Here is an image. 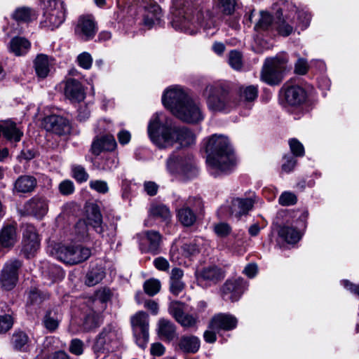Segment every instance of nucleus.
Here are the masks:
<instances>
[{
  "mask_svg": "<svg viewBox=\"0 0 359 359\" xmlns=\"http://www.w3.org/2000/svg\"><path fill=\"white\" fill-rule=\"evenodd\" d=\"M285 69V61L279 58L266 59L261 72V79L269 85L279 84Z\"/></svg>",
  "mask_w": 359,
  "mask_h": 359,
  "instance_id": "nucleus-9",
  "label": "nucleus"
},
{
  "mask_svg": "<svg viewBox=\"0 0 359 359\" xmlns=\"http://www.w3.org/2000/svg\"><path fill=\"white\" fill-rule=\"evenodd\" d=\"M290 150L294 156H302L304 154V148L302 144L297 139H291L289 141Z\"/></svg>",
  "mask_w": 359,
  "mask_h": 359,
  "instance_id": "nucleus-55",
  "label": "nucleus"
},
{
  "mask_svg": "<svg viewBox=\"0 0 359 359\" xmlns=\"http://www.w3.org/2000/svg\"><path fill=\"white\" fill-rule=\"evenodd\" d=\"M144 7L147 11V14L154 16L156 20H160L161 9L154 0H143Z\"/></svg>",
  "mask_w": 359,
  "mask_h": 359,
  "instance_id": "nucleus-44",
  "label": "nucleus"
},
{
  "mask_svg": "<svg viewBox=\"0 0 359 359\" xmlns=\"http://www.w3.org/2000/svg\"><path fill=\"white\" fill-rule=\"evenodd\" d=\"M228 89L222 83L208 85L203 92L208 109L215 112L222 111L228 104Z\"/></svg>",
  "mask_w": 359,
  "mask_h": 359,
  "instance_id": "nucleus-6",
  "label": "nucleus"
},
{
  "mask_svg": "<svg viewBox=\"0 0 359 359\" xmlns=\"http://www.w3.org/2000/svg\"><path fill=\"white\" fill-rule=\"evenodd\" d=\"M86 222L95 231L102 234L104 232L102 225V215L99 206L95 203H90L86 207Z\"/></svg>",
  "mask_w": 359,
  "mask_h": 359,
  "instance_id": "nucleus-22",
  "label": "nucleus"
},
{
  "mask_svg": "<svg viewBox=\"0 0 359 359\" xmlns=\"http://www.w3.org/2000/svg\"><path fill=\"white\" fill-rule=\"evenodd\" d=\"M72 177L79 183L86 182L88 180L89 175L85 168L79 165L72 166Z\"/></svg>",
  "mask_w": 359,
  "mask_h": 359,
  "instance_id": "nucleus-47",
  "label": "nucleus"
},
{
  "mask_svg": "<svg viewBox=\"0 0 359 359\" xmlns=\"http://www.w3.org/2000/svg\"><path fill=\"white\" fill-rule=\"evenodd\" d=\"M168 311L176 320L180 318L184 313L182 304L177 301L171 302L170 303Z\"/></svg>",
  "mask_w": 359,
  "mask_h": 359,
  "instance_id": "nucleus-52",
  "label": "nucleus"
},
{
  "mask_svg": "<svg viewBox=\"0 0 359 359\" xmlns=\"http://www.w3.org/2000/svg\"><path fill=\"white\" fill-rule=\"evenodd\" d=\"M200 339L193 335L182 336L178 341L179 348L186 353H195L200 348Z\"/></svg>",
  "mask_w": 359,
  "mask_h": 359,
  "instance_id": "nucleus-32",
  "label": "nucleus"
},
{
  "mask_svg": "<svg viewBox=\"0 0 359 359\" xmlns=\"http://www.w3.org/2000/svg\"><path fill=\"white\" fill-rule=\"evenodd\" d=\"M22 266V262L17 259H10L5 263L0 273V284L4 290H11L15 287Z\"/></svg>",
  "mask_w": 359,
  "mask_h": 359,
  "instance_id": "nucleus-11",
  "label": "nucleus"
},
{
  "mask_svg": "<svg viewBox=\"0 0 359 359\" xmlns=\"http://www.w3.org/2000/svg\"><path fill=\"white\" fill-rule=\"evenodd\" d=\"M240 97L245 101L251 102L255 100L258 95L257 88L255 86L241 87L239 90Z\"/></svg>",
  "mask_w": 359,
  "mask_h": 359,
  "instance_id": "nucleus-43",
  "label": "nucleus"
},
{
  "mask_svg": "<svg viewBox=\"0 0 359 359\" xmlns=\"http://www.w3.org/2000/svg\"><path fill=\"white\" fill-rule=\"evenodd\" d=\"M42 324L49 332H55L60 324L57 311L55 309L47 311L42 319Z\"/></svg>",
  "mask_w": 359,
  "mask_h": 359,
  "instance_id": "nucleus-37",
  "label": "nucleus"
},
{
  "mask_svg": "<svg viewBox=\"0 0 359 359\" xmlns=\"http://www.w3.org/2000/svg\"><path fill=\"white\" fill-rule=\"evenodd\" d=\"M167 168L172 172H178L190 179L198 174V168L191 155L177 157L174 154L167 160Z\"/></svg>",
  "mask_w": 359,
  "mask_h": 359,
  "instance_id": "nucleus-8",
  "label": "nucleus"
},
{
  "mask_svg": "<svg viewBox=\"0 0 359 359\" xmlns=\"http://www.w3.org/2000/svg\"><path fill=\"white\" fill-rule=\"evenodd\" d=\"M254 201L252 198H234L230 208L231 215L237 219L245 215L252 208Z\"/></svg>",
  "mask_w": 359,
  "mask_h": 359,
  "instance_id": "nucleus-28",
  "label": "nucleus"
},
{
  "mask_svg": "<svg viewBox=\"0 0 359 359\" xmlns=\"http://www.w3.org/2000/svg\"><path fill=\"white\" fill-rule=\"evenodd\" d=\"M65 94L74 102H81L85 98V92L81 83L76 79H68L65 84Z\"/></svg>",
  "mask_w": 359,
  "mask_h": 359,
  "instance_id": "nucleus-26",
  "label": "nucleus"
},
{
  "mask_svg": "<svg viewBox=\"0 0 359 359\" xmlns=\"http://www.w3.org/2000/svg\"><path fill=\"white\" fill-rule=\"evenodd\" d=\"M222 11L227 15L232 13L235 8V0H218Z\"/></svg>",
  "mask_w": 359,
  "mask_h": 359,
  "instance_id": "nucleus-60",
  "label": "nucleus"
},
{
  "mask_svg": "<svg viewBox=\"0 0 359 359\" xmlns=\"http://www.w3.org/2000/svg\"><path fill=\"white\" fill-rule=\"evenodd\" d=\"M284 91L285 100L289 105L299 106L306 100V91L299 86H288Z\"/></svg>",
  "mask_w": 359,
  "mask_h": 359,
  "instance_id": "nucleus-23",
  "label": "nucleus"
},
{
  "mask_svg": "<svg viewBox=\"0 0 359 359\" xmlns=\"http://www.w3.org/2000/svg\"><path fill=\"white\" fill-rule=\"evenodd\" d=\"M161 243V236L159 232L156 231H146L142 233L141 238V244L147 245V250L157 254L159 252L160 245Z\"/></svg>",
  "mask_w": 359,
  "mask_h": 359,
  "instance_id": "nucleus-29",
  "label": "nucleus"
},
{
  "mask_svg": "<svg viewBox=\"0 0 359 359\" xmlns=\"http://www.w3.org/2000/svg\"><path fill=\"white\" fill-rule=\"evenodd\" d=\"M183 276V271L179 268H174L171 271L170 277V291L175 296L181 293L185 287V283L182 280Z\"/></svg>",
  "mask_w": 359,
  "mask_h": 359,
  "instance_id": "nucleus-33",
  "label": "nucleus"
},
{
  "mask_svg": "<svg viewBox=\"0 0 359 359\" xmlns=\"http://www.w3.org/2000/svg\"><path fill=\"white\" fill-rule=\"evenodd\" d=\"M11 341L15 350L26 351L28 347L29 337L23 332H15L12 336Z\"/></svg>",
  "mask_w": 359,
  "mask_h": 359,
  "instance_id": "nucleus-42",
  "label": "nucleus"
},
{
  "mask_svg": "<svg viewBox=\"0 0 359 359\" xmlns=\"http://www.w3.org/2000/svg\"><path fill=\"white\" fill-rule=\"evenodd\" d=\"M272 16L267 12L262 11L260 18L255 25L257 30H268L272 25Z\"/></svg>",
  "mask_w": 359,
  "mask_h": 359,
  "instance_id": "nucleus-45",
  "label": "nucleus"
},
{
  "mask_svg": "<svg viewBox=\"0 0 359 359\" xmlns=\"http://www.w3.org/2000/svg\"><path fill=\"white\" fill-rule=\"evenodd\" d=\"M214 229L216 234L220 237L228 236L231 231L230 226L224 222L215 224Z\"/></svg>",
  "mask_w": 359,
  "mask_h": 359,
  "instance_id": "nucleus-58",
  "label": "nucleus"
},
{
  "mask_svg": "<svg viewBox=\"0 0 359 359\" xmlns=\"http://www.w3.org/2000/svg\"><path fill=\"white\" fill-rule=\"evenodd\" d=\"M37 186L35 177L29 175L19 176L13 183V193L14 194H30Z\"/></svg>",
  "mask_w": 359,
  "mask_h": 359,
  "instance_id": "nucleus-20",
  "label": "nucleus"
},
{
  "mask_svg": "<svg viewBox=\"0 0 359 359\" xmlns=\"http://www.w3.org/2000/svg\"><path fill=\"white\" fill-rule=\"evenodd\" d=\"M13 325V320L11 315H0V334L8 332Z\"/></svg>",
  "mask_w": 359,
  "mask_h": 359,
  "instance_id": "nucleus-54",
  "label": "nucleus"
},
{
  "mask_svg": "<svg viewBox=\"0 0 359 359\" xmlns=\"http://www.w3.org/2000/svg\"><path fill=\"white\" fill-rule=\"evenodd\" d=\"M278 236L290 244L297 243L301 238L300 232L295 228L289 226L280 227Z\"/></svg>",
  "mask_w": 359,
  "mask_h": 359,
  "instance_id": "nucleus-36",
  "label": "nucleus"
},
{
  "mask_svg": "<svg viewBox=\"0 0 359 359\" xmlns=\"http://www.w3.org/2000/svg\"><path fill=\"white\" fill-rule=\"evenodd\" d=\"M51 58L45 54H39L34 61V67L36 76L39 79H45L49 74L51 66Z\"/></svg>",
  "mask_w": 359,
  "mask_h": 359,
  "instance_id": "nucleus-31",
  "label": "nucleus"
},
{
  "mask_svg": "<svg viewBox=\"0 0 359 359\" xmlns=\"http://www.w3.org/2000/svg\"><path fill=\"white\" fill-rule=\"evenodd\" d=\"M208 154L207 162L217 175L218 171L222 172L231 170L235 165V158L228 138L224 135H212L205 146Z\"/></svg>",
  "mask_w": 359,
  "mask_h": 359,
  "instance_id": "nucleus-3",
  "label": "nucleus"
},
{
  "mask_svg": "<svg viewBox=\"0 0 359 359\" xmlns=\"http://www.w3.org/2000/svg\"><path fill=\"white\" fill-rule=\"evenodd\" d=\"M84 344L79 339H73L69 344V351L76 355H81L83 353Z\"/></svg>",
  "mask_w": 359,
  "mask_h": 359,
  "instance_id": "nucleus-51",
  "label": "nucleus"
},
{
  "mask_svg": "<svg viewBox=\"0 0 359 359\" xmlns=\"http://www.w3.org/2000/svg\"><path fill=\"white\" fill-rule=\"evenodd\" d=\"M122 345V333L116 324L106 325L97 336L93 344L94 352H114Z\"/></svg>",
  "mask_w": 359,
  "mask_h": 359,
  "instance_id": "nucleus-5",
  "label": "nucleus"
},
{
  "mask_svg": "<svg viewBox=\"0 0 359 359\" xmlns=\"http://www.w3.org/2000/svg\"><path fill=\"white\" fill-rule=\"evenodd\" d=\"M229 64L236 70L241 69L243 67L241 53L237 50H231L229 54Z\"/></svg>",
  "mask_w": 359,
  "mask_h": 359,
  "instance_id": "nucleus-48",
  "label": "nucleus"
},
{
  "mask_svg": "<svg viewBox=\"0 0 359 359\" xmlns=\"http://www.w3.org/2000/svg\"><path fill=\"white\" fill-rule=\"evenodd\" d=\"M18 240L17 224H6L0 231V246L4 248H12Z\"/></svg>",
  "mask_w": 359,
  "mask_h": 359,
  "instance_id": "nucleus-21",
  "label": "nucleus"
},
{
  "mask_svg": "<svg viewBox=\"0 0 359 359\" xmlns=\"http://www.w3.org/2000/svg\"><path fill=\"white\" fill-rule=\"evenodd\" d=\"M102 323L100 313L91 311L84 318L83 326L84 330L90 331L98 327Z\"/></svg>",
  "mask_w": 359,
  "mask_h": 359,
  "instance_id": "nucleus-41",
  "label": "nucleus"
},
{
  "mask_svg": "<svg viewBox=\"0 0 359 359\" xmlns=\"http://www.w3.org/2000/svg\"><path fill=\"white\" fill-rule=\"evenodd\" d=\"M224 276V272L217 266L204 268L197 274L198 281H205L209 284H216L223 280Z\"/></svg>",
  "mask_w": 359,
  "mask_h": 359,
  "instance_id": "nucleus-25",
  "label": "nucleus"
},
{
  "mask_svg": "<svg viewBox=\"0 0 359 359\" xmlns=\"http://www.w3.org/2000/svg\"><path fill=\"white\" fill-rule=\"evenodd\" d=\"M144 290L148 295L154 296L160 291L161 283L157 279H149L144 283Z\"/></svg>",
  "mask_w": 359,
  "mask_h": 359,
  "instance_id": "nucleus-46",
  "label": "nucleus"
},
{
  "mask_svg": "<svg viewBox=\"0 0 359 359\" xmlns=\"http://www.w3.org/2000/svg\"><path fill=\"white\" fill-rule=\"evenodd\" d=\"M96 299L102 303H106L111 299L112 293L108 288H103L96 292Z\"/></svg>",
  "mask_w": 359,
  "mask_h": 359,
  "instance_id": "nucleus-61",
  "label": "nucleus"
},
{
  "mask_svg": "<svg viewBox=\"0 0 359 359\" xmlns=\"http://www.w3.org/2000/svg\"><path fill=\"white\" fill-rule=\"evenodd\" d=\"M77 61L80 67L88 69L91 67L93 59L88 53L84 52L77 57Z\"/></svg>",
  "mask_w": 359,
  "mask_h": 359,
  "instance_id": "nucleus-56",
  "label": "nucleus"
},
{
  "mask_svg": "<svg viewBox=\"0 0 359 359\" xmlns=\"http://www.w3.org/2000/svg\"><path fill=\"white\" fill-rule=\"evenodd\" d=\"M183 327L190 328L196 325L198 317L191 314L184 313V314L176 320Z\"/></svg>",
  "mask_w": 359,
  "mask_h": 359,
  "instance_id": "nucleus-49",
  "label": "nucleus"
},
{
  "mask_svg": "<svg viewBox=\"0 0 359 359\" xmlns=\"http://www.w3.org/2000/svg\"><path fill=\"white\" fill-rule=\"evenodd\" d=\"M276 20L275 22V25L279 34L283 36H287L293 32L294 29V23L289 16H286L285 18L283 17V12L281 9L276 11Z\"/></svg>",
  "mask_w": 359,
  "mask_h": 359,
  "instance_id": "nucleus-30",
  "label": "nucleus"
},
{
  "mask_svg": "<svg viewBox=\"0 0 359 359\" xmlns=\"http://www.w3.org/2000/svg\"><path fill=\"white\" fill-rule=\"evenodd\" d=\"M163 105L184 122L196 123L203 119L201 106L182 89H168L162 97Z\"/></svg>",
  "mask_w": 359,
  "mask_h": 359,
  "instance_id": "nucleus-2",
  "label": "nucleus"
},
{
  "mask_svg": "<svg viewBox=\"0 0 359 359\" xmlns=\"http://www.w3.org/2000/svg\"><path fill=\"white\" fill-rule=\"evenodd\" d=\"M3 136L11 143H16L21 140L23 132L11 120L0 121V137Z\"/></svg>",
  "mask_w": 359,
  "mask_h": 359,
  "instance_id": "nucleus-19",
  "label": "nucleus"
},
{
  "mask_svg": "<svg viewBox=\"0 0 359 359\" xmlns=\"http://www.w3.org/2000/svg\"><path fill=\"white\" fill-rule=\"evenodd\" d=\"M43 128L50 132L62 135L69 132L70 126L67 119L57 116L50 115L45 117L42 121Z\"/></svg>",
  "mask_w": 359,
  "mask_h": 359,
  "instance_id": "nucleus-15",
  "label": "nucleus"
},
{
  "mask_svg": "<svg viewBox=\"0 0 359 359\" xmlns=\"http://www.w3.org/2000/svg\"><path fill=\"white\" fill-rule=\"evenodd\" d=\"M297 201V196L294 194L290 191L283 192L279 197L278 202L284 206L294 205Z\"/></svg>",
  "mask_w": 359,
  "mask_h": 359,
  "instance_id": "nucleus-50",
  "label": "nucleus"
},
{
  "mask_svg": "<svg viewBox=\"0 0 359 359\" xmlns=\"http://www.w3.org/2000/svg\"><path fill=\"white\" fill-rule=\"evenodd\" d=\"M131 325L137 344L144 348L149 341V316L143 311H140L131 317Z\"/></svg>",
  "mask_w": 359,
  "mask_h": 359,
  "instance_id": "nucleus-10",
  "label": "nucleus"
},
{
  "mask_svg": "<svg viewBox=\"0 0 359 359\" xmlns=\"http://www.w3.org/2000/svg\"><path fill=\"white\" fill-rule=\"evenodd\" d=\"M88 224L84 221H79L76 226V233L79 235L80 239H85L88 237Z\"/></svg>",
  "mask_w": 359,
  "mask_h": 359,
  "instance_id": "nucleus-59",
  "label": "nucleus"
},
{
  "mask_svg": "<svg viewBox=\"0 0 359 359\" xmlns=\"http://www.w3.org/2000/svg\"><path fill=\"white\" fill-rule=\"evenodd\" d=\"M50 254L66 264L74 265L88 259L90 255V250L81 245H62L55 244L50 249Z\"/></svg>",
  "mask_w": 359,
  "mask_h": 359,
  "instance_id": "nucleus-4",
  "label": "nucleus"
},
{
  "mask_svg": "<svg viewBox=\"0 0 359 359\" xmlns=\"http://www.w3.org/2000/svg\"><path fill=\"white\" fill-rule=\"evenodd\" d=\"M148 134L151 140L158 147L165 148L175 143L181 147H189L195 143V135L186 127L172 125L170 121L162 123L160 116L155 114L148 126Z\"/></svg>",
  "mask_w": 359,
  "mask_h": 359,
  "instance_id": "nucleus-1",
  "label": "nucleus"
},
{
  "mask_svg": "<svg viewBox=\"0 0 359 359\" xmlns=\"http://www.w3.org/2000/svg\"><path fill=\"white\" fill-rule=\"evenodd\" d=\"M149 215L154 217H158L163 220L170 218L171 214L169 208L161 203H153L149 208Z\"/></svg>",
  "mask_w": 359,
  "mask_h": 359,
  "instance_id": "nucleus-40",
  "label": "nucleus"
},
{
  "mask_svg": "<svg viewBox=\"0 0 359 359\" xmlns=\"http://www.w3.org/2000/svg\"><path fill=\"white\" fill-rule=\"evenodd\" d=\"M297 18L299 20V26L302 29H306L310 23V15L305 12H299L297 14Z\"/></svg>",
  "mask_w": 359,
  "mask_h": 359,
  "instance_id": "nucleus-62",
  "label": "nucleus"
},
{
  "mask_svg": "<svg viewBox=\"0 0 359 359\" xmlns=\"http://www.w3.org/2000/svg\"><path fill=\"white\" fill-rule=\"evenodd\" d=\"M89 187L100 194H106L109 191L108 184L103 180H91Z\"/></svg>",
  "mask_w": 359,
  "mask_h": 359,
  "instance_id": "nucleus-53",
  "label": "nucleus"
},
{
  "mask_svg": "<svg viewBox=\"0 0 359 359\" xmlns=\"http://www.w3.org/2000/svg\"><path fill=\"white\" fill-rule=\"evenodd\" d=\"M116 142L113 135H107L95 140L91 146V151L98 156L102 151H111L116 147Z\"/></svg>",
  "mask_w": 359,
  "mask_h": 359,
  "instance_id": "nucleus-24",
  "label": "nucleus"
},
{
  "mask_svg": "<svg viewBox=\"0 0 359 359\" xmlns=\"http://www.w3.org/2000/svg\"><path fill=\"white\" fill-rule=\"evenodd\" d=\"M65 19V8L61 0H48L40 25L49 29L57 28Z\"/></svg>",
  "mask_w": 359,
  "mask_h": 359,
  "instance_id": "nucleus-7",
  "label": "nucleus"
},
{
  "mask_svg": "<svg viewBox=\"0 0 359 359\" xmlns=\"http://www.w3.org/2000/svg\"><path fill=\"white\" fill-rule=\"evenodd\" d=\"M154 264L157 269L163 271H168L170 266L167 259L161 257L156 258L154 260Z\"/></svg>",
  "mask_w": 359,
  "mask_h": 359,
  "instance_id": "nucleus-63",
  "label": "nucleus"
},
{
  "mask_svg": "<svg viewBox=\"0 0 359 359\" xmlns=\"http://www.w3.org/2000/svg\"><path fill=\"white\" fill-rule=\"evenodd\" d=\"M105 272L102 267H93L86 274V284L88 286H94L99 283L104 277Z\"/></svg>",
  "mask_w": 359,
  "mask_h": 359,
  "instance_id": "nucleus-39",
  "label": "nucleus"
},
{
  "mask_svg": "<svg viewBox=\"0 0 359 359\" xmlns=\"http://www.w3.org/2000/svg\"><path fill=\"white\" fill-rule=\"evenodd\" d=\"M308 68L307 62L304 59H299L295 64V72L298 74H305Z\"/></svg>",
  "mask_w": 359,
  "mask_h": 359,
  "instance_id": "nucleus-64",
  "label": "nucleus"
},
{
  "mask_svg": "<svg viewBox=\"0 0 359 359\" xmlns=\"http://www.w3.org/2000/svg\"><path fill=\"white\" fill-rule=\"evenodd\" d=\"M31 47L30 42L21 36L13 37L9 43V50L15 56L25 55Z\"/></svg>",
  "mask_w": 359,
  "mask_h": 359,
  "instance_id": "nucleus-34",
  "label": "nucleus"
},
{
  "mask_svg": "<svg viewBox=\"0 0 359 359\" xmlns=\"http://www.w3.org/2000/svg\"><path fill=\"white\" fill-rule=\"evenodd\" d=\"M48 211V201L44 196H34L23 205L20 213L22 216H32L42 219Z\"/></svg>",
  "mask_w": 359,
  "mask_h": 359,
  "instance_id": "nucleus-12",
  "label": "nucleus"
},
{
  "mask_svg": "<svg viewBox=\"0 0 359 359\" xmlns=\"http://www.w3.org/2000/svg\"><path fill=\"white\" fill-rule=\"evenodd\" d=\"M191 208L196 211L201 210L203 208L201 199L189 198L181 208L177 209L178 220L185 226H192L196 220V216Z\"/></svg>",
  "mask_w": 359,
  "mask_h": 359,
  "instance_id": "nucleus-14",
  "label": "nucleus"
},
{
  "mask_svg": "<svg viewBox=\"0 0 359 359\" xmlns=\"http://www.w3.org/2000/svg\"><path fill=\"white\" fill-rule=\"evenodd\" d=\"M244 290L243 279L226 280L222 288V297L226 301L236 302L243 293Z\"/></svg>",
  "mask_w": 359,
  "mask_h": 359,
  "instance_id": "nucleus-16",
  "label": "nucleus"
},
{
  "mask_svg": "<svg viewBox=\"0 0 359 359\" xmlns=\"http://www.w3.org/2000/svg\"><path fill=\"white\" fill-rule=\"evenodd\" d=\"M59 191L61 194L67 196L74 191V183L69 180H65L59 184Z\"/></svg>",
  "mask_w": 359,
  "mask_h": 359,
  "instance_id": "nucleus-57",
  "label": "nucleus"
},
{
  "mask_svg": "<svg viewBox=\"0 0 359 359\" xmlns=\"http://www.w3.org/2000/svg\"><path fill=\"white\" fill-rule=\"evenodd\" d=\"M237 323L238 320L235 316L231 314L219 313L211 319L208 327L218 331L231 330L236 328Z\"/></svg>",
  "mask_w": 359,
  "mask_h": 359,
  "instance_id": "nucleus-18",
  "label": "nucleus"
},
{
  "mask_svg": "<svg viewBox=\"0 0 359 359\" xmlns=\"http://www.w3.org/2000/svg\"><path fill=\"white\" fill-rule=\"evenodd\" d=\"M96 32V23L91 15L79 18L75 28V33L77 36L86 41L93 38Z\"/></svg>",
  "mask_w": 359,
  "mask_h": 359,
  "instance_id": "nucleus-17",
  "label": "nucleus"
},
{
  "mask_svg": "<svg viewBox=\"0 0 359 359\" xmlns=\"http://www.w3.org/2000/svg\"><path fill=\"white\" fill-rule=\"evenodd\" d=\"M157 333L161 339L166 341H171L177 337L175 325L165 318L159 319L157 324Z\"/></svg>",
  "mask_w": 359,
  "mask_h": 359,
  "instance_id": "nucleus-27",
  "label": "nucleus"
},
{
  "mask_svg": "<svg viewBox=\"0 0 359 359\" xmlns=\"http://www.w3.org/2000/svg\"><path fill=\"white\" fill-rule=\"evenodd\" d=\"M12 18L20 22H29L36 18L35 11L29 7L22 6L16 8L11 15Z\"/></svg>",
  "mask_w": 359,
  "mask_h": 359,
  "instance_id": "nucleus-35",
  "label": "nucleus"
},
{
  "mask_svg": "<svg viewBox=\"0 0 359 359\" xmlns=\"http://www.w3.org/2000/svg\"><path fill=\"white\" fill-rule=\"evenodd\" d=\"M195 23L194 18L191 17L190 14L187 13L186 15L182 17H175L172 21V26L175 29L184 30L189 32L191 34L194 33L193 29H191V25Z\"/></svg>",
  "mask_w": 359,
  "mask_h": 359,
  "instance_id": "nucleus-38",
  "label": "nucleus"
},
{
  "mask_svg": "<svg viewBox=\"0 0 359 359\" xmlns=\"http://www.w3.org/2000/svg\"><path fill=\"white\" fill-rule=\"evenodd\" d=\"M21 252L27 258L34 255L40 246L39 234L35 226L25 224L22 233Z\"/></svg>",
  "mask_w": 359,
  "mask_h": 359,
  "instance_id": "nucleus-13",
  "label": "nucleus"
}]
</instances>
